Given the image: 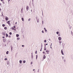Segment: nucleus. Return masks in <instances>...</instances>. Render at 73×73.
Returning <instances> with one entry per match:
<instances>
[{"mask_svg": "<svg viewBox=\"0 0 73 73\" xmlns=\"http://www.w3.org/2000/svg\"><path fill=\"white\" fill-rule=\"evenodd\" d=\"M61 53L62 54V55H64V53L63 52V51H62V50H61Z\"/></svg>", "mask_w": 73, "mask_h": 73, "instance_id": "1", "label": "nucleus"}, {"mask_svg": "<svg viewBox=\"0 0 73 73\" xmlns=\"http://www.w3.org/2000/svg\"><path fill=\"white\" fill-rule=\"evenodd\" d=\"M29 8V7H28V6H27L26 7V9L27 10V11H28V9Z\"/></svg>", "mask_w": 73, "mask_h": 73, "instance_id": "2", "label": "nucleus"}, {"mask_svg": "<svg viewBox=\"0 0 73 73\" xmlns=\"http://www.w3.org/2000/svg\"><path fill=\"white\" fill-rule=\"evenodd\" d=\"M58 39L59 40H61V37H59L58 38Z\"/></svg>", "mask_w": 73, "mask_h": 73, "instance_id": "3", "label": "nucleus"}, {"mask_svg": "<svg viewBox=\"0 0 73 73\" xmlns=\"http://www.w3.org/2000/svg\"><path fill=\"white\" fill-rule=\"evenodd\" d=\"M5 19L6 21H7L8 20V17H6Z\"/></svg>", "mask_w": 73, "mask_h": 73, "instance_id": "4", "label": "nucleus"}, {"mask_svg": "<svg viewBox=\"0 0 73 73\" xmlns=\"http://www.w3.org/2000/svg\"><path fill=\"white\" fill-rule=\"evenodd\" d=\"M7 65H9V61H7Z\"/></svg>", "mask_w": 73, "mask_h": 73, "instance_id": "5", "label": "nucleus"}, {"mask_svg": "<svg viewBox=\"0 0 73 73\" xmlns=\"http://www.w3.org/2000/svg\"><path fill=\"white\" fill-rule=\"evenodd\" d=\"M46 57V56H45V55H44L43 56V58L44 59H45V58Z\"/></svg>", "mask_w": 73, "mask_h": 73, "instance_id": "6", "label": "nucleus"}, {"mask_svg": "<svg viewBox=\"0 0 73 73\" xmlns=\"http://www.w3.org/2000/svg\"><path fill=\"white\" fill-rule=\"evenodd\" d=\"M19 62L20 64H22V60H20Z\"/></svg>", "mask_w": 73, "mask_h": 73, "instance_id": "7", "label": "nucleus"}, {"mask_svg": "<svg viewBox=\"0 0 73 73\" xmlns=\"http://www.w3.org/2000/svg\"><path fill=\"white\" fill-rule=\"evenodd\" d=\"M4 29L5 30H7V28L6 27H4Z\"/></svg>", "mask_w": 73, "mask_h": 73, "instance_id": "8", "label": "nucleus"}, {"mask_svg": "<svg viewBox=\"0 0 73 73\" xmlns=\"http://www.w3.org/2000/svg\"><path fill=\"white\" fill-rule=\"evenodd\" d=\"M59 44H61V42H62L61 40H59Z\"/></svg>", "mask_w": 73, "mask_h": 73, "instance_id": "9", "label": "nucleus"}, {"mask_svg": "<svg viewBox=\"0 0 73 73\" xmlns=\"http://www.w3.org/2000/svg\"><path fill=\"white\" fill-rule=\"evenodd\" d=\"M6 37H7L8 36V34H6Z\"/></svg>", "mask_w": 73, "mask_h": 73, "instance_id": "10", "label": "nucleus"}, {"mask_svg": "<svg viewBox=\"0 0 73 73\" xmlns=\"http://www.w3.org/2000/svg\"><path fill=\"white\" fill-rule=\"evenodd\" d=\"M46 52L48 54V53H49V51H48V50H47L46 51Z\"/></svg>", "mask_w": 73, "mask_h": 73, "instance_id": "11", "label": "nucleus"}, {"mask_svg": "<svg viewBox=\"0 0 73 73\" xmlns=\"http://www.w3.org/2000/svg\"><path fill=\"white\" fill-rule=\"evenodd\" d=\"M2 26L3 27H4L5 26V24H3Z\"/></svg>", "mask_w": 73, "mask_h": 73, "instance_id": "12", "label": "nucleus"}, {"mask_svg": "<svg viewBox=\"0 0 73 73\" xmlns=\"http://www.w3.org/2000/svg\"><path fill=\"white\" fill-rule=\"evenodd\" d=\"M16 36L17 37H19V34H17L16 35Z\"/></svg>", "mask_w": 73, "mask_h": 73, "instance_id": "13", "label": "nucleus"}, {"mask_svg": "<svg viewBox=\"0 0 73 73\" xmlns=\"http://www.w3.org/2000/svg\"><path fill=\"white\" fill-rule=\"evenodd\" d=\"M8 24L9 25L10 24V21H8Z\"/></svg>", "mask_w": 73, "mask_h": 73, "instance_id": "14", "label": "nucleus"}, {"mask_svg": "<svg viewBox=\"0 0 73 73\" xmlns=\"http://www.w3.org/2000/svg\"><path fill=\"white\" fill-rule=\"evenodd\" d=\"M9 52V51H7V52H6V54H8Z\"/></svg>", "mask_w": 73, "mask_h": 73, "instance_id": "15", "label": "nucleus"}, {"mask_svg": "<svg viewBox=\"0 0 73 73\" xmlns=\"http://www.w3.org/2000/svg\"><path fill=\"white\" fill-rule=\"evenodd\" d=\"M17 40H20V38H17Z\"/></svg>", "mask_w": 73, "mask_h": 73, "instance_id": "16", "label": "nucleus"}, {"mask_svg": "<svg viewBox=\"0 0 73 73\" xmlns=\"http://www.w3.org/2000/svg\"><path fill=\"white\" fill-rule=\"evenodd\" d=\"M26 62L25 60H24V61H23V63H25Z\"/></svg>", "mask_w": 73, "mask_h": 73, "instance_id": "17", "label": "nucleus"}, {"mask_svg": "<svg viewBox=\"0 0 73 73\" xmlns=\"http://www.w3.org/2000/svg\"><path fill=\"white\" fill-rule=\"evenodd\" d=\"M3 36H5V33H3Z\"/></svg>", "mask_w": 73, "mask_h": 73, "instance_id": "18", "label": "nucleus"}, {"mask_svg": "<svg viewBox=\"0 0 73 73\" xmlns=\"http://www.w3.org/2000/svg\"><path fill=\"white\" fill-rule=\"evenodd\" d=\"M22 20L23 21H24V18H22Z\"/></svg>", "mask_w": 73, "mask_h": 73, "instance_id": "19", "label": "nucleus"}, {"mask_svg": "<svg viewBox=\"0 0 73 73\" xmlns=\"http://www.w3.org/2000/svg\"><path fill=\"white\" fill-rule=\"evenodd\" d=\"M44 42H46V40H45L44 41Z\"/></svg>", "mask_w": 73, "mask_h": 73, "instance_id": "20", "label": "nucleus"}, {"mask_svg": "<svg viewBox=\"0 0 73 73\" xmlns=\"http://www.w3.org/2000/svg\"><path fill=\"white\" fill-rule=\"evenodd\" d=\"M11 51L12 52V46L11 47Z\"/></svg>", "mask_w": 73, "mask_h": 73, "instance_id": "21", "label": "nucleus"}, {"mask_svg": "<svg viewBox=\"0 0 73 73\" xmlns=\"http://www.w3.org/2000/svg\"><path fill=\"white\" fill-rule=\"evenodd\" d=\"M58 33H59L58 31L56 32V34H57V35H58Z\"/></svg>", "mask_w": 73, "mask_h": 73, "instance_id": "22", "label": "nucleus"}, {"mask_svg": "<svg viewBox=\"0 0 73 73\" xmlns=\"http://www.w3.org/2000/svg\"><path fill=\"white\" fill-rule=\"evenodd\" d=\"M7 60V58H5L4 59V60Z\"/></svg>", "mask_w": 73, "mask_h": 73, "instance_id": "23", "label": "nucleus"}, {"mask_svg": "<svg viewBox=\"0 0 73 73\" xmlns=\"http://www.w3.org/2000/svg\"><path fill=\"white\" fill-rule=\"evenodd\" d=\"M42 33H44V31H42Z\"/></svg>", "mask_w": 73, "mask_h": 73, "instance_id": "24", "label": "nucleus"}, {"mask_svg": "<svg viewBox=\"0 0 73 73\" xmlns=\"http://www.w3.org/2000/svg\"><path fill=\"white\" fill-rule=\"evenodd\" d=\"M37 56H38L37 55H36V59H37Z\"/></svg>", "mask_w": 73, "mask_h": 73, "instance_id": "25", "label": "nucleus"}, {"mask_svg": "<svg viewBox=\"0 0 73 73\" xmlns=\"http://www.w3.org/2000/svg\"><path fill=\"white\" fill-rule=\"evenodd\" d=\"M41 49H40V51H42V47L41 48Z\"/></svg>", "mask_w": 73, "mask_h": 73, "instance_id": "26", "label": "nucleus"}, {"mask_svg": "<svg viewBox=\"0 0 73 73\" xmlns=\"http://www.w3.org/2000/svg\"><path fill=\"white\" fill-rule=\"evenodd\" d=\"M31 20V18H29V19H28V21H30V20Z\"/></svg>", "mask_w": 73, "mask_h": 73, "instance_id": "27", "label": "nucleus"}, {"mask_svg": "<svg viewBox=\"0 0 73 73\" xmlns=\"http://www.w3.org/2000/svg\"><path fill=\"white\" fill-rule=\"evenodd\" d=\"M45 32L46 33V32H47V30L46 29L45 30Z\"/></svg>", "mask_w": 73, "mask_h": 73, "instance_id": "28", "label": "nucleus"}, {"mask_svg": "<svg viewBox=\"0 0 73 73\" xmlns=\"http://www.w3.org/2000/svg\"><path fill=\"white\" fill-rule=\"evenodd\" d=\"M71 35H72H72H73V33H72V31H71Z\"/></svg>", "mask_w": 73, "mask_h": 73, "instance_id": "29", "label": "nucleus"}, {"mask_svg": "<svg viewBox=\"0 0 73 73\" xmlns=\"http://www.w3.org/2000/svg\"><path fill=\"white\" fill-rule=\"evenodd\" d=\"M46 48L44 47V50H46Z\"/></svg>", "mask_w": 73, "mask_h": 73, "instance_id": "30", "label": "nucleus"}, {"mask_svg": "<svg viewBox=\"0 0 73 73\" xmlns=\"http://www.w3.org/2000/svg\"><path fill=\"white\" fill-rule=\"evenodd\" d=\"M22 47H24V46H25L24 45H22Z\"/></svg>", "mask_w": 73, "mask_h": 73, "instance_id": "31", "label": "nucleus"}, {"mask_svg": "<svg viewBox=\"0 0 73 73\" xmlns=\"http://www.w3.org/2000/svg\"><path fill=\"white\" fill-rule=\"evenodd\" d=\"M9 34H10V35H12V33L10 32V33H9Z\"/></svg>", "mask_w": 73, "mask_h": 73, "instance_id": "32", "label": "nucleus"}, {"mask_svg": "<svg viewBox=\"0 0 73 73\" xmlns=\"http://www.w3.org/2000/svg\"><path fill=\"white\" fill-rule=\"evenodd\" d=\"M11 29H14V28L13 27H12L11 28Z\"/></svg>", "mask_w": 73, "mask_h": 73, "instance_id": "33", "label": "nucleus"}, {"mask_svg": "<svg viewBox=\"0 0 73 73\" xmlns=\"http://www.w3.org/2000/svg\"><path fill=\"white\" fill-rule=\"evenodd\" d=\"M42 44H41V48H42Z\"/></svg>", "mask_w": 73, "mask_h": 73, "instance_id": "34", "label": "nucleus"}, {"mask_svg": "<svg viewBox=\"0 0 73 73\" xmlns=\"http://www.w3.org/2000/svg\"><path fill=\"white\" fill-rule=\"evenodd\" d=\"M42 24H44V21H42Z\"/></svg>", "mask_w": 73, "mask_h": 73, "instance_id": "35", "label": "nucleus"}, {"mask_svg": "<svg viewBox=\"0 0 73 73\" xmlns=\"http://www.w3.org/2000/svg\"><path fill=\"white\" fill-rule=\"evenodd\" d=\"M35 54H37V51H36L35 52Z\"/></svg>", "mask_w": 73, "mask_h": 73, "instance_id": "36", "label": "nucleus"}, {"mask_svg": "<svg viewBox=\"0 0 73 73\" xmlns=\"http://www.w3.org/2000/svg\"><path fill=\"white\" fill-rule=\"evenodd\" d=\"M31 57H32L31 58H33V55H32Z\"/></svg>", "mask_w": 73, "mask_h": 73, "instance_id": "37", "label": "nucleus"}, {"mask_svg": "<svg viewBox=\"0 0 73 73\" xmlns=\"http://www.w3.org/2000/svg\"><path fill=\"white\" fill-rule=\"evenodd\" d=\"M5 39H3V42H5Z\"/></svg>", "mask_w": 73, "mask_h": 73, "instance_id": "38", "label": "nucleus"}, {"mask_svg": "<svg viewBox=\"0 0 73 73\" xmlns=\"http://www.w3.org/2000/svg\"><path fill=\"white\" fill-rule=\"evenodd\" d=\"M2 38H5V37H4V36H3Z\"/></svg>", "mask_w": 73, "mask_h": 73, "instance_id": "39", "label": "nucleus"}, {"mask_svg": "<svg viewBox=\"0 0 73 73\" xmlns=\"http://www.w3.org/2000/svg\"><path fill=\"white\" fill-rule=\"evenodd\" d=\"M13 27H14V28H16V27H15V26H14Z\"/></svg>", "mask_w": 73, "mask_h": 73, "instance_id": "40", "label": "nucleus"}, {"mask_svg": "<svg viewBox=\"0 0 73 73\" xmlns=\"http://www.w3.org/2000/svg\"><path fill=\"white\" fill-rule=\"evenodd\" d=\"M22 10H23V8H22L21 10V11L22 12H23Z\"/></svg>", "mask_w": 73, "mask_h": 73, "instance_id": "41", "label": "nucleus"}, {"mask_svg": "<svg viewBox=\"0 0 73 73\" xmlns=\"http://www.w3.org/2000/svg\"><path fill=\"white\" fill-rule=\"evenodd\" d=\"M13 30H14V31H16V29H13Z\"/></svg>", "mask_w": 73, "mask_h": 73, "instance_id": "42", "label": "nucleus"}, {"mask_svg": "<svg viewBox=\"0 0 73 73\" xmlns=\"http://www.w3.org/2000/svg\"><path fill=\"white\" fill-rule=\"evenodd\" d=\"M2 16H4L3 15V12H2Z\"/></svg>", "mask_w": 73, "mask_h": 73, "instance_id": "43", "label": "nucleus"}, {"mask_svg": "<svg viewBox=\"0 0 73 73\" xmlns=\"http://www.w3.org/2000/svg\"><path fill=\"white\" fill-rule=\"evenodd\" d=\"M9 38L11 37V36H10V35L9 36Z\"/></svg>", "mask_w": 73, "mask_h": 73, "instance_id": "44", "label": "nucleus"}, {"mask_svg": "<svg viewBox=\"0 0 73 73\" xmlns=\"http://www.w3.org/2000/svg\"><path fill=\"white\" fill-rule=\"evenodd\" d=\"M44 30L45 31V30H46V29H45V28H44Z\"/></svg>", "mask_w": 73, "mask_h": 73, "instance_id": "45", "label": "nucleus"}, {"mask_svg": "<svg viewBox=\"0 0 73 73\" xmlns=\"http://www.w3.org/2000/svg\"><path fill=\"white\" fill-rule=\"evenodd\" d=\"M17 23L16 22L15 24H17Z\"/></svg>", "mask_w": 73, "mask_h": 73, "instance_id": "46", "label": "nucleus"}, {"mask_svg": "<svg viewBox=\"0 0 73 73\" xmlns=\"http://www.w3.org/2000/svg\"><path fill=\"white\" fill-rule=\"evenodd\" d=\"M33 64V63H32V62H31V64Z\"/></svg>", "mask_w": 73, "mask_h": 73, "instance_id": "47", "label": "nucleus"}, {"mask_svg": "<svg viewBox=\"0 0 73 73\" xmlns=\"http://www.w3.org/2000/svg\"><path fill=\"white\" fill-rule=\"evenodd\" d=\"M64 62H65V61H66V60H64Z\"/></svg>", "mask_w": 73, "mask_h": 73, "instance_id": "48", "label": "nucleus"}, {"mask_svg": "<svg viewBox=\"0 0 73 73\" xmlns=\"http://www.w3.org/2000/svg\"><path fill=\"white\" fill-rule=\"evenodd\" d=\"M44 53H45V52H43V54H44Z\"/></svg>", "mask_w": 73, "mask_h": 73, "instance_id": "49", "label": "nucleus"}, {"mask_svg": "<svg viewBox=\"0 0 73 73\" xmlns=\"http://www.w3.org/2000/svg\"><path fill=\"white\" fill-rule=\"evenodd\" d=\"M33 71H34V70H35V69H33Z\"/></svg>", "mask_w": 73, "mask_h": 73, "instance_id": "50", "label": "nucleus"}, {"mask_svg": "<svg viewBox=\"0 0 73 73\" xmlns=\"http://www.w3.org/2000/svg\"><path fill=\"white\" fill-rule=\"evenodd\" d=\"M32 10H31V12H32Z\"/></svg>", "mask_w": 73, "mask_h": 73, "instance_id": "51", "label": "nucleus"}, {"mask_svg": "<svg viewBox=\"0 0 73 73\" xmlns=\"http://www.w3.org/2000/svg\"><path fill=\"white\" fill-rule=\"evenodd\" d=\"M50 48H51V49L52 48V46H50Z\"/></svg>", "mask_w": 73, "mask_h": 73, "instance_id": "52", "label": "nucleus"}, {"mask_svg": "<svg viewBox=\"0 0 73 73\" xmlns=\"http://www.w3.org/2000/svg\"><path fill=\"white\" fill-rule=\"evenodd\" d=\"M46 45H48V44H46Z\"/></svg>", "mask_w": 73, "mask_h": 73, "instance_id": "53", "label": "nucleus"}, {"mask_svg": "<svg viewBox=\"0 0 73 73\" xmlns=\"http://www.w3.org/2000/svg\"><path fill=\"white\" fill-rule=\"evenodd\" d=\"M63 59H64V56L62 57Z\"/></svg>", "mask_w": 73, "mask_h": 73, "instance_id": "54", "label": "nucleus"}, {"mask_svg": "<svg viewBox=\"0 0 73 73\" xmlns=\"http://www.w3.org/2000/svg\"><path fill=\"white\" fill-rule=\"evenodd\" d=\"M1 10V9H0V11Z\"/></svg>", "mask_w": 73, "mask_h": 73, "instance_id": "55", "label": "nucleus"}, {"mask_svg": "<svg viewBox=\"0 0 73 73\" xmlns=\"http://www.w3.org/2000/svg\"><path fill=\"white\" fill-rule=\"evenodd\" d=\"M33 53H32V55H33Z\"/></svg>", "mask_w": 73, "mask_h": 73, "instance_id": "56", "label": "nucleus"}, {"mask_svg": "<svg viewBox=\"0 0 73 73\" xmlns=\"http://www.w3.org/2000/svg\"><path fill=\"white\" fill-rule=\"evenodd\" d=\"M37 23H38V22H39L37 21Z\"/></svg>", "mask_w": 73, "mask_h": 73, "instance_id": "57", "label": "nucleus"}, {"mask_svg": "<svg viewBox=\"0 0 73 73\" xmlns=\"http://www.w3.org/2000/svg\"><path fill=\"white\" fill-rule=\"evenodd\" d=\"M1 1H3V0H1Z\"/></svg>", "mask_w": 73, "mask_h": 73, "instance_id": "58", "label": "nucleus"}, {"mask_svg": "<svg viewBox=\"0 0 73 73\" xmlns=\"http://www.w3.org/2000/svg\"><path fill=\"white\" fill-rule=\"evenodd\" d=\"M3 4H5V3H4V2H3Z\"/></svg>", "mask_w": 73, "mask_h": 73, "instance_id": "59", "label": "nucleus"}, {"mask_svg": "<svg viewBox=\"0 0 73 73\" xmlns=\"http://www.w3.org/2000/svg\"><path fill=\"white\" fill-rule=\"evenodd\" d=\"M46 46V45H45V47L44 48H45V47Z\"/></svg>", "mask_w": 73, "mask_h": 73, "instance_id": "60", "label": "nucleus"}, {"mask_svg": "<svg viewBox=\"0 0 73 73\" xmlns=\"http://www.w3.org/2000/svg\"><path fill=\"white\" fill-rule=\"evenodd\" d=\"M1 4L0 3V5H1Z\"/></svg>", "mask_w": 73, "mask_h": 73, "instance_id": "61", "label": "nucleus"}, {"mask_svg": "<svg viewBox=\"0 0 73 73\" xmlns=\"http://www.w3.org/2000/svg\"><path fill=\"white\" fill-rule=\"evenodd\" d=\"M11 0H9L8 1H10Z\"/></svg>", "mask_w": 73, "mask_h": 73, "instance_id": "62", "label": "nucleus"}, {"mask_svg": "<svg viewBox=\"0 0 73 73\" xmlns=\"http://www.w3.org/2000/svg\"><path fill=\"white\" fill-rule=\"evenodd\" d=\"M52 46V44L50 45V46Z\"/></svg>", "mask_w": 73, "mask_h": 73, "instance_id": "63", "label": "nucleus"}, {"mask_svg": "<svg viewBox=\"0 0 73 73\" xmlns=\"http://www.w3.org/2000/svg\"><path fill=\"white\" fill-rule=\"evenodd\" d=\"M38 72H39V71L38 70Z\"/></svg>", "mask_w": 73, "mask_h": 73, "instance_id": "64", "label": "nucleus"}]
</instances>
